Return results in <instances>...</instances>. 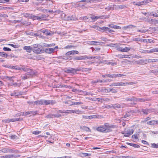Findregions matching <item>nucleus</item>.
<instances>
[{
	"mask_svg": "<svg viewBox=\"0 0 158 158\" xmlns=\"http://www.w3.org/2000/svg\"><path fill=\"white\" fill-rule=\"evenodd\" d=\"M114 125L105 124L97 127L96 130L99 132L104 133H108L111 132L112 131L111 129L114 127Z\"/></svg>",
	"mask_w": 158,
	"mask_h": 158,
	"instance_id": "obj_1",
	"label": "nucleus"
},
{
	"mask_svg": "<svg viewBox=\"0 0 158 158\" xmlns=\"http://www.w3.org/2000/svg\"><path fill=\"white\" fill-rule=\"evenodd\" d=\"M22 67V70L24 72H26L29 73L28 74L33 76L35 75V73L32 70L30 69L27 68L25 67L24 65H21Z\"/></svg>",
	"mask_w": 158,
	"mask_h": 158,
	"instance_id": "obj_2",
	"label": "nucleus"
},
{
	"mask_svg": "<svg viewBox=\"0 0 158 158\" xmlns=\"http://www.w3.org/2000/svg\"><path fill=\"white\" fill-rule=\"evenodd\" d=\"M151 59H148V60L141 59L139 61H136V63L138 64L143 65L144 64H147L148 62L149 61V60H150Z\"/></svg>",
	"mask_w": 158,
	"mask_h": 158,
	"instance_id": "obj_3",
	"label": "nucleus"
},
{
	"mask_svg": "<svg viewBox=\"0 0 158 158\" xmlns=\"http://www.w3.org/2000/svg\"><path fill=\"white\" fill-rule=\"evenodd\" d=\"M134 131L133 129L127 130L125 131V134L124 136L127 137H129L134 133Z\"/></svg>",
	"mask_w": 158,
	"mask_h": 158,
	"instance_id": "obj_4",
	"label": "nucleus"
},
{
	"mask_svg": "<svg viewBox=\"0 0 158 158\" xmlns=\"http://www.w3.org/2000/svg\"><path fill=\"white\" fill-rule=\"evenodd\" d=\"M100 31L102 32H104V31H108L109 32H114L113 30L110 29L109 28L106 27H100Z\"/></svg>",
	"mask_w": 158,
	"mask_h": 158,
	"instance_id": "obj_5",
	"label": "nucleus"
},
{
	"mask_svg": "<svg viewBox=\"0 0 158 158\" xmlns=\"http://www.w3.org/2000/svg\"><path fill=\"white\" fill-rule=\"evenodd\" d=\"M15 78V77H10V86H13L15 87L17 86L19 87L20 85L19 84H18L16 83H14L11 82V81H12L13 82L14 81L13 80V78Z\"/></svg>",
	"mask_w": 158,
	"mask_h": 158,
	"instance_id": "obj_6",
	"label": "nucleus"
},
{
	"mask_svg": "<svg viewBox=\"0 0 158 158\" xmlns=\"http://www.w3.org/2000/svg\"><path fill=\"white\" fill-rule=\"evenodd\" d=\"M36 105H44V100L41 99L40 100H37L34 102Z\"/></svg>",
	"mask_w": 158,
	"mask_h": 158,
	"instance_id": "obj_7",
	"label": "nucleus"
},
{
	"mask_svg": "<svg viewBox=\"0 0 158 158\" xmlns=\"http://www.w3.org/2000/svg\"><path fill=\"white\" fill-rule=\"evenodd\" d=\"M74 68H70L69 69H66L64 70V72L69 73H74Z\"/></svg>",
	"mask_w": 158,
	"mask_h": 158,
	"instance_id": "obj_8",
	"label": "nucleus"
},
{
	"mask_svg": "<svg viewBox=\"0 0 158 158\" xmlns=\"http://www.w3.org/2000/svg\"><path fill=\"white\" fill-rule=\"evenodd\" d=\"M131 49L130 48L126 47L124 48L120 47L118 48V50L122 52H127L129 51Z\"/></svg>",
	"mask_w": 158,
	"mask_h": 158,
	"instance_id": "obj_9",
	"label": "nucleus"
},
{
	"mask_svg": "<svg viewBox=\"0 0 158 158\" xmlns=\"http://www.w3.org/2000/svg\"><path fill=\"white\" fill-rule=\"evenodd\" d=\"M73 60H85V58L84 56H74L73 58Z\"/></svg>",
	"mask_w": 158,
	"mask_h": 158,
	"instance_id": "obj_10",
	"label": "nucleus"
},
{
	"mask_svg": "<svg viewBox=\"0 0 158 158\" xmlns=\"http://www.w3.org/2000/svg\"><path fill=\"white\" fill-rule=\"evenodd\" d=\"M80 128L83 131H85L87 132H90L91 131V130L90 128L84 126H80Z\"/></svg>",
	"mask_w": 158,
	"mask_h": 158,
	"instance_id": "obj_11",
	"label": "nucleus"
},
{
	"mask_svg": "<svg viewBox=\"0 0 158 158\" xmlns=\"http://www.w3.org/2000/svg\"><path fill=\"white\" fill-rule=\"evenodd\" d=\"M10 69H15L16 70H22V67L21 68L19 67L18 65L10 66Z\"/></svg>",
	"mask_w": 158,
	"mask_h": 158,
	"instance_id": "obj_12",
	"label": "nucleus"
},
{
	"mask_svg": "<svg viewBox=\"0 0 158 158\" xmlns=\"http://www.w3.org/2000/svg\"><path fill=\"white\" fill-rule=\"evenodd\" d=\"M23 49L26 50L28 52H31V51H32V47L31 46H25L23 47Z\"/></svg>",
	"mask_w": 158,
	"mask_h": 158,
	"instance_id": "obj_13",
	"label": "nucleus"
},
{
	"mask_svg": "<svg viewBox=\"0 0 158 158\" xmlns=\"http://www.w3.org/2000/svg\"><path fill=\"white\" fill-rule=\"evenodd\" d=\"M125 99L127 101H130L132 102H137V98L135 97H133L131 98H126Z\"/></svg>",
	"mask_w": 158,
	"mask_h": 158,
	"instance_id": "obj_14",
	"label": "nucleus"
},
{
	"mask_svg": "<svg viewBox=\"0 0 158 158\" xmlns=\"http://www.w3.org/2000/svg\"><path fill=\"white\" fill-rule=\"evenodd\" d=\"M32 51L33 52L35 53L36 54H40L42 52L41 49L39 48H38L36 49L34 48L33 49V51Z\"/></svg>",
	"mask_w": 158,
	"mask_h": 158,
	"instance_id": "obj_15",
	"label": "nucleus"
},
{
	"mask_svg": "<svg viewBox=\"0 0 158 158\" xmlns=\"http://www.w3.org/2000/svg\"><path fill=\"white\" fill-rule=\"evenodd\" d=\"M115 6H116V9H121L127 8L126 6L124 5H115Z\"/></svg>",
	"mask_w": 158,
	"mask_h": 158,
	"instance_id": "obj_16",
	"label": "nucleus"
},
{
	"mask_svg": "<svg viewBox=\"0 0 158 158\" xmlns=\"http://www.w3.org/2000/svg\"><path fill=\"white\" fill-rule=\"evenodd\" d=\"M53 49L52 48H45V52L48 54H51V53L53 52Z\"/></svg>",
	"mask_w": 158,
	"mask_h": 158,
	"instance_id": "obj_17",
	"label": "nucleus"
},
{
	"mask_svg": "<svg viewBox=\"0 0 158 158\" xmlns=\"http://www.w3.org/2000/svg\"><path fill=\"white\" fill-rule=\"evenodd\" d=\"M91 45H95V43H98V45H102L104 44L105 43L102 42H98L96 41H92L91 42Z\"/></svg>",
	"mask_w": 158,
	"mask_h": 158,
	"instance_id": "obj_18",
	"label": "nucleus"
},
{
	"mask_svg": "<svg viewBox=\"0 0 158 158\" xmlns=\"http://www.w3.org/2000/svg\"><path fill=\"white\" fill-rule=\"evenodd\" d=\"M126 144L129 145H130V146H132L134 148H139L140 147V146L139 145H138V144H134V143H126Z\"/></svg>",
	"mask_w": 158,
	"mask_h": 158,
	"instance_id": "obj_19",
	"label": "nucleus"
},
{
	"mask_svg": "<svg viewBox=\"0 0 158 158\" xmlns=\"http://www.w3.org/2000/svg\"><path fill=\"white\" fill-rule=\"evenodd\" d=\"M44 34L47 36H52L53 35L54 32L52 31L50 32L48 31V30L46 29L45 33Z\"/></svg>",
	"mask_w": 158,
	"mask_h": 158,
	"instance_id": "obj_20",
	"label": "nucleus"
},
{
	"mask_svg": "<svg viewBox=\"0 0 158 158\" xmlns=\"http://www.w3.org/2000/svg\"><path fill=\"white\" fill-rule=\"evenodd\" d=\"M33 76L30 75L28 74H26L25 76H21V78L22 80H25L26 79H27L29 78H31Z\"/></svg>",
	"mask_w": 158,
	"mask_h": 158,
	"instance_id": "obj_21",
	"label": "nucleus"
},
{
	"mask_svg": "<svg viewBox=\"0 0 158 158\" xmlns=\"http://www.w3.org/2000/svg\"><path fill=\"white\" fill-rule=\"evenodd\" d=\"M140 130H138V131H137L135 134L133 135H132L131 137L132 138H133V136H134V138L136 139H138V136L139 135V134L140 132Z\"/></svg>",
	"mask_w": 158,
	"mask_h": 158,
	"instance_id": "obj_22",
	"label": "nucleus"
},
{
	"mask_svg": "<svg viewBox=\"0 0 158 158\" xmlns=\"http://www.w3.org/2000/svg\"><path fill=\"white\" fill-rule=\"evenodd\" d=\"M55 44H48L45 43H43V47H52L55 45Z\"/></svg>",
	"mask_w": 158,
	"mask_h": 158,
	"instance_id": "obj_23",
	"label": "nucleus"
},
{
	"mask_svg": "<svg viewBox=\"0 0 158 158\" xmlns=\"http://www.w3.org/2000/svg\"><path fill=\"white\" fill-rule=\"evenodd\" d=\"M89 18L91 19L93 22H94L95 21L98 19V16H94V15H91Z\"/></svg>",
	"mask_w": 158,
	"mask_h": 158,
	"instance_id": "obj_24",
	"label": "nucleus"
},
{
	"mask_svg": "<svg viewBox=\"0 0 158 158\" xmlns=\"http://www.w3.org/2000/svg\"><path fill=\"white\" fill-rule=\"evenodd\" d=\"M14 12L10 13V17L13 19H17L19 18L18 15L16 14H14Z\"/></svg>",
	"mask_w": 158,
	"mask_h": 158,
	"instance_id": "obj_25",
	"label": "nucleus"
},
{
	"mask_svg": "<svg viewBox=\"0 0 158 158\" xmlns=\"http://www.w3.org/2000/svg\"><path fill=\"white\" fill-rule=\"evenodd\" d=\"M136 26L132 25H130L126 26L123 27V29L124 30H127L128 28H132V27H135Z\"/></svg>",
	"mask_w": 158,
	"mask_h": 158,
	"instance_id": "obj_26",
	"label": "nucleus"
},
{
	"mask_svg": "<svg viewBox=\"0 0 158 158\" xmlns=\"http://www.w3.org/2000/svg\"><path fill=\"white\" fill-rule=\"evenodd\" d=\"M57 112L60 113H65L67 114H69L70 113L69 110H59L57 111Z\"/></svg>",
	"mask_w": 158,
	"mask_h": 158,
	"instance_id": "obj_27",
	"label": "nucleus"
},
{
	"mask_svg": "<svg viewBox=\"0 0 158 158\" xmlns=\"http://www.w3.org/2000/svg\"><path fill=\"white\" fill-rule=\"evenodd\" d=\"M130 112H133L132 110H131L129 111H127V112L123 115V118H125L127 117L130 116L131 115V114H130Z\"/></svg>",
	"mask_w": 158,
	"mask_h": 158,
	"instance_id": "obj_28",
	"label": "nucleus"
},
{
	"mask_svg": "<svg viewBox=\"0 0 158 158\" xmlns=\"http://www.w3.org/2000/svg\"><path fill=\"white\" fill-rule=\"evenodd\" d=\"M81 156L82 157L89 156H91V154L90 153H82L80 154Z\"/></svg>",
	"mask_w": 158,
	"mask_h": 158,
	"instance_id": "obj_29",
	"label": "nucleus"
},
{
	"mask_svg": "<svg viewBox=\"0 0 158 158\" xmlns=\"http://www.w3.org/2000/svg\"><path fill=\"white\" fill-rule=\"evenodd\" d=\"M142 42H146L147 43H153V41L151 39H143Z\"/></svg>",
	"mask_w": 158,
	"mask_h": 158,
	"instance_id": "obj_30",
	"label": "nucleus"
},
{
	"mask_svg": "<svg viewBox=\"0 0 158 158\" xmlns=\"http://www.w3.org/2000/svg\"><path fill=\"white\" fill-rule=\"evenodd\" d=\"M152 0H144L143 1H141L142 3V5H145L147 4L148 3H149V2H152Z\"/></svg>",
	"mask_w": 158,
	"mask_h": 158,
	"instance_id": "obj_31",
	"label": "nucleus"
},
{
	"mask_svg": "<svg viewBox=\"0 0 158 158\" xmlns=\"http://www.w3.org/2000/svg\"><path fill=\"white\" fill-rule=\"evenodd\" d=\"M48 15L47 16L44 14H42L40 15V17L41 18V20H44L47 18L48 17Z\"/></svg>",
	"mask_w": 158,
	"mask_h": 158,
	"instance_id": "obj_32",
	"label": "nucleus"
},
{
	"mask_svg": "<svg viewBox=\"0 0 158 158\" xmlns=\"http://www.w3.org/2000/svg\"><path fill=\"white\" fill-rule=\"evenodd\" d=\"M111 106L115 109L120 108V104L118 103L115 104L113 105H112Z\"/></svg>",
	"mask_w": 158,
	"mask_h": 158,
	"instance_id": "obj_33",
	"label": "nucleus"
},
{
	"mask_svg": "<svg viewBox=\"0 0 158 158\" xmlns=\"http://www.w3.org/2000/svg\"><path fill=\"white\" fill-rule=\"evenodd\" d=\"M137 101H138L140 102H144L146 101H149L148 99L142 98H137Z\"/></svg>",
	"mask_w": 158,
	"mask_h": 158,
	"instance_id": "obj_34",
	"label": "nucleus"
},
{
	"mask_svg": "<svg viewBox=\"0 0 158 158\" xmlns=\"http://www.w3.org/2000/svg\"><path fill=\"white\" fill-rule=\"evenodd\" d=\"M155 120H152L150 121H148L147 122V124H148L150 125H155Z\"/></svg>",
	"mask_w": 158,
	"mask_h": 158,
	"instance_id": "obj_35",
	"label": "nucleus"
},
{
	"mask_svg": "<svg viewBox=\"0 0 158 158\" xmlns=\"http://www.w3.org/2000/svg\"><path fill=\"white\" fill-rule=\"evenodd\" d=\"M109 15H107V16H104V15H102L101 16H98V19H106V18H109Z\"/></svg>",
	"mask_w": 158,
	"mask_h": 158,
	"instance_id": "obj_36",
	"label": "nucleus"
},
{
	"mask_svg": "<svg viewBox=\"0 0 158 158\" xmlns=\"http://www.w3.org/2000/svg\"><path fill=\"white\" fill-rule=\"evenodd\" d=\"M18 139V137H17L16 135H12L10 136V139L13 140H15Z\"/></svg>",
	"mask_w": 158,
	"mask_h": 158,
	"instance_id": "obj_37",
	"label": "nucleus"
},
{
	"mask_svg": "<svg viewBox=\"0 0 158 158\" xmlns=\"http://www.w3.org/2000/svg\"><path fill=\"white\" fill-rule=\"evenodd\" d=\"M29 114V111H25L23 112H21V115L22 116H26Z\"/></svg>",
	"mask_w": 158,
	"mask_h": 158,
	"instance_id": "obj_38",
	"label": "nucleus"
},
{
	"mask_svg": "<svg viewBox=\"0 0 158 158\" xmlns=\"http://www.w3.org/2000/svg\"><path fill=\"white\" fill-rule=\"evenodd\" d=\"M98 82L102 83V82H103V81L102 80H98L96 81H92V83L94 85V84H95L96 83H97V82Z\"/></svg>",
	"mask_w": 158,
	"mask_h": 158,
	"instance_id": "obj_39",
	"label": "nucleus"
},
{
	"mask_svg": "<svg viewBox=\"0 0 158 158\" xmlns=\"http://www.w3.org/2000/svg\"><path fill=\"white\" fill-rule=\"evenodd\" d=\"M150 71L151 73H154L155 74H158V69L152 70Z\"/></svg>",
	"mask_w": 158,
	"mask_h": 158,
	"instance_id": "obj_40",
	"label": "nucleus"
},
{
	"mask_svg": "<svg viewBox=\"0 0 158 158\" xmlns=\"http://www.w3.org/2000/svg\"><path fill=\"white\" fill-rule=\"evenodd\" d=\"M148 109H142V112L144 114H148Z\"/></svg>",
	"mask_w": 158,
	"mask_h": 158,
	"instance_id": "obj_41",
	"label": "nucleus"
},
{
	"mask_svg": "<svg viewBox=\"0 0 158 158\" xmlns=\"http://www.w3.org/2000/svg\"><path fill=\"white\" fill-rule=\"evenodd\" d=\"M0 56L3 57H7L8 56V55L6 53L1 52H0Z\"/></svg>",
	"mask_w": 158,
	"mask_h": 158,
	"instance_id": "obj_42",
	"label": "nucleus"
},
{
	"mask_svg": "<svg viewBox=\"0 0 158 158\" xmlns=\"http://www.w3.org/2000/svg\"><path fill=\"white\" fill-rule=\"evenodd\" d=\"M109 92H110L112 93H117V91L115 89H113V88L109 89Z\"/></svg>",
	"mask_w": 158,
	"mask_h": 158,
	"instance_id": "obj_43",
	"label": "nucleus"
},
{
	"mask_svg": "<svg viewBox=\"0 0 158 158\" xmlns=\"http://www.w3.org/2000/svg\"><path fill=\"white\" fill-rule=\"evenodd\" d=\"M82 68H77L76 69L74 68V73H76L77 71H82Z\"/></svg>",
	"mask_w": 158,
	"mask_h": 158,
	"instance_id": "obj_44",
	"label": "nucleus"
},
{
	"mask_svg": "<svg viewBox=\"0 0 158 158\" xmlns=\"http://www.w3.org/2000/svg\"><path fill=\"white\" fill-rule=\"evenodd\" d=\"M20 156L19 155L10 154V158H15Z\"/></svg>",
	"mask_w": 158,
	"mask_h": 158,
	"instance_id": "obj_45",
	"label": "nucleus"
},
{
	"mask_svg": "<svg viewBox=\"0 0 158 158\" xmlns=\"http://www.w3.org/2000/svg\"><path fill=\"white\" fill-rule=\"evenodd\" d=\"M78 2H76V3H75V2H72V3H71V4H72V5H73V6H74L75 7H79L80 6V4H76Z\"/></svg>",
	"mask_w": 158,
	"mask_h": 158,
	"instance_id": "obj_46",
	"label": "nucleus"
},
{
	"mask_svg": "<svg viewBox=\"0 0 158 158\" xmlns=\"http://www.w3.org/2000/svg\"><path fill=\"white\" fill-rule=\"evenodd\" d=\"M70 51V53H71V55L77 54L79 53V52L76 50H73Z\"/></svg>",
	"mask_w": 158,
	"mask_h": 158,
	"instance_id": "obj_47",
	"label": "nucleus"
},
{
	"mask_svg": "<svg viewBox=\"0 0 158 158\" xmlns=\"http://www.w3.org/2000/svg\"><path fill=\"white\" fill-rule=\"evenodd\" d=\"M83 104L82 102H72V106L73 105H81Z\"/></svg>",
	"mask_w": 158,
	"mask_h": 158,
	"instance_id": "obj_48",
	"label": "nucleus"
},
{
	"mask_svg": "<svg viewBox=\"0 0 158 158\" xmlns=\"http://www.w3.org/2000/svg\"><path fill=\"white\" fill-rule=\"evenodd\" d=\"M16 8L15 7H10V13L14 12V13H17L16 12Z\"/></svg>",
	"mask_w": 158,
	"mask_h": 158,
	"instance_id": "obj_49",
	"label": "nucleus"
},
{
	"mask_svg": "<svg viewBox=\"0 0 158 158\" xmlns=\"http://www.w3.org/2000/svg\"><path fill=\"white\" fill-rule=\"evenodd\" d=\"M64 102V103L65 104H69V106H72L71 104L72 101L70 100H68V101L66 102Z\"/></svg>",
	"mask_w": 158,
	"mask_h": 158,
	"instance_id": "obj_50",
	"label": "nucleus"
},
{
	"mask_svg": "<svg viewBox=\"0 0 158 158\" xmlns=\"http://www.w3.org/2000/svg\"><path fill=\"white\" fill-rule=\"evenodd\" d=\"M101 91H102V92L103 93L104 92L108 93L109 92V89H102V90H101Z\"/></svg>",
	"mask_w": 158,
	"mask_h": 158,
	"instance_id": "obj_51",
	"label": "nucleus"
},
{
	"mask_svg": "<svg viewBox=\"0 0 158 158\" xmlns=\"http://www.w3.org/2000/svg\"><path fill=\"white\" fill-rule=\"evenodd\" d=\"M29 114H37V113L38 112V111L37 110L36 111H29Z\"/></svg>",
	"mask_w": 158,
	"mask_h": 158,
	"instance_id": "obj_52",
	"label": "nucleus"
},
{
	"mask_svg": "<svg viewBox=\"0 0 158 158\" xmlns=\"http://www.w3.org/2000/svg\"><path fill=\"white\" fill-rule=\"evenodd\" d=\"M83 117L84 118L87 119H92L91 116H85L83 115Z\"/></svg>",
	"mask_w": 158,
	"mask_h": 158,
	"instance_id": "obj_53",
	"label": "nucleus"
},
{
	"mask_svg": "<svg viewBox=\"0 0 158 158\" xmlns=\"http://www.w3.org/2000/svg\"><path fill=\"white\" fill-rule=\"evenodd\" d=\"M83 20L85 22H89V18H88L87 16L83 17Z\"/></svg>",
	"mask_w": 158,
	"mask_h": 158,
	"instance_id": "obj_54",
	"label": "nucleus"
},
{
	"mask_svg": "<svg viewBox=\"0 0 158 158\" xmlns=\"http://www.w3.org/2000/svg\"><path fill=\"white\" fill-rule=\"evenodd\" d=\"M91 0H81L80 1H79L78 2H84L86 3H88L90 2Z\"/></svg>",
	"mask_w": 158,
	"mask_h": 158,
	"instance_id": "obj_55",
	"label": "nucleus"
},
{
	"mask_svg": "<svg viewBox=\"0 0 158 158\" xmlns=\"http://www.w3.org/2000/svg\"><path fill=\"white\" fill-rule=\"evenodd\" d=\"M53 116V114H49L48 115L46 116V118H52Z\"/></svg>",
	"mask_w": 158,
	"mask_h": 158,
	"instance_id": "obj_56",
	"label": "nucleus"
},
{
	"mask_svg": "<svg viewBox=\"0 0 158 158\" xmlns=\"http://www.w3.org/2000/svg\"><path fill=\"white\" fill-rule=\"evenodd\" d=\"M134 84L133 82H126L125 83V85H132Z\"/></svg>",
	"mask_w": 158,
	"mask_h": 158,
	"instance_id": "obj_57",
	"label": "nucleus"
},
{
	"mask_svg": "<svg viewBox=\"0 0 158 158\" xmlns=\"http://www.w3.org/2000/svg\"><path fill=\"white\" fill-rule=\"evenodd\" d=\"M152 147L155 148H158V144H155V143H152Z\"/></svg>",
	"mask_w": 158,
	"mask_h": 158,
	"instance_id": "obj_58",
	"label": "nucleus"
},
{
	"mask_svg": "<svg viewBox=\"0 0 158 158\" xmlns=\"http://www.w3.org/2000/svg\"><path fill=\"white\" fill-rule=\"evenodd\" d=\"M39 45L38 44H33V47H32V51H33V49H34V48L36 49V48H38V46Z\"/></svg>",
	"mask_w": 158,
	"mask_h": 158,
	"instance_id": "obj_59",
	"label": "nucleus"
},
{
	"mask_svg": "<svg viewBox=\"0 0 158 158\" xmlns=\"http://www.w3.org/2000/svg\"><path fill=\"white\" fill-rule=\"evenodd\" d=\"M45 105H48L50 104V100H44Z\"/></svg>",
	"mask_w": 158,
	"mask_h": 158,
	"instance_id": "obj_60",
	"label": "nucleus"
},
{
	"mask_svg": "<svg viewBox=\"0 0 158 158\" xmlns=\"http://www.w3.org/2000/svg\"><path fill=\"white\" fill-rule=\"evenodd\" d=\"M53 116L56 118H59L61 116V115L59 114H53Z\"/></svg>",
	"mask_w": 158,
	"mask_h": 158,
	"instance_id": "obj_61",
	"label": "nucleus"
},
{
	"mask_svg": "<svg viewBox=\"0 0 158 158\" xmlns=\"http://www.w3.org/2000/svg\"><path fill=\"white\" fill-rule=\"evenodd\" d=\"M34 17L33 19L35 20V19H37V20H41V18L40 17V16H39L34 15Z\"/></svg>",
	"mask_w": 158,
	"mask_h": 158,
	"instance_id": "obj_62",
	"label": "nucleus"
},
{
	"mask_svg": "<svg viewBox=\"0 0 158 158\" xmlns=\"http://www.w3.org/2000/svg\"><path fill=\"white\" fill-rule=\"evenodd\" d=\"M151 49L152 52H158V48H154Z\"/></svg>",
	"mask_w": 158,
	"mask_h": 158,
	"instance_id": "obj_63",
	"label": "nucleus"
},
{
	"mask_svg": "<svg viewBox=\"0 0 158 158\" xmlns=\"http://www.w3.org/2000/svg\"><path fill=\"white\" fill-rule=\"evenodd\" d=\"M41 133V131H33L32 133L35 135H38Z\"/></svg>",
	"mask_w": 158,
	"mask_h": 158,
	"instance_id": "obj_64",
	"label": "nucleus"
}]
</instances>
